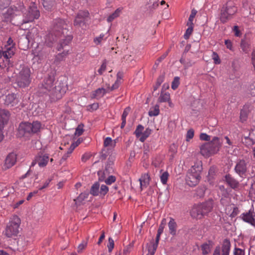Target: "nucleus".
I'll use <instances>...</instances> for the list:
<instances>
[{
  "label": "nucleus",
  "mask_w": 255,
  "mask_h": 255,
  "mask_svg": "<svg viewBox=\"0 0 255 255\" xmlns=\"http://www.w3.org/2000/svg\"><path fill=\"white\" fill-rule=\"evenodd\" d=\"M116 178L115 176L111 175L105 180V183L108 185H111L116 181Z\"/></svg>",
  "instance_id": "nucleus-58"
},
{
  "label": "nucleus",
  "mask_w": 255,
  "mask_h": 255,
  "mask_svg": "<svg viewBox=\"0 0 255 255\" xmlns=\"http://www.w3.org/2000/svg\"><path fill=\"white\" fill-rule=\"evenodd\" d=\"M249 113L248 108L245 106L240 112V119L242 122L246 121Z\"/></svg>",
  "instance_id": "nucleus-36"
},
{
  "label": "nucleus",
  "mask_w": 255,
  "mask_h": 255,
  "mask_svg": "<svg viewBox=\"0 0 255 255\" xmlns=\"http://www.w3.org/2000/svg\"><path fill=\"white\" fill-rule=\"evenodd\" d=\"M89 15V13L87 10H80L78 12L76 16L86 20Z\"/></svg>",
  "instance_id": "nucleus-46"
},
{
  "label": "nucleus",
  "mask_w": 255,
  "mask_h": 255,
  "mask_svg": "<svg viewBox=\"0 0 255 255\" xmlns=\"http://www.w3.org/2000/svg\"><path fill=\"white\" fill-rule=\"evenodd\" d=\"M180 62L181 64H182L185 68H188L192 66L193 63L190 60H186L182 56L181 59H180Z\"/></svg>",
  "instance_id": "nucleus-42"
},
{
  "label": "nucleus",
  "mask_w": 255,
  "mask_h": 255,
  "mask_svg": "<svg viewBox=\"0 0 255 255\" xmlns=\"http://www.w3.org/2000/svg\"><path fill=\"white\" fill-rule=\"evenodd\" d=\"M17 9L16 7H10L3 13L4 18L5 19H9L14 15H16Z\"/></svg>",
  "instance_id": "nucleus-26"
},
{
  "label": "nucleus",
  "mask_w": 255,
  "mask_h": 255,
  "mask_svg": "<svg viewBox=\"0 0 255 255\" xmlns=\"http://www.w3.org/2000/svg\"><path fill=\"white\" fill-rule=\"evenodd\" d=\"M242 140L243 143L248 147L252 146L255 143V140L248 136H245Z\"/></svg>",
  "instance_id": "nucleus-35"
},
{
  "label": "nucleus",
  "mask_w": 255,
  "mask_h": 255,
  "mask_svg": "<svg viewBox=\"0 0 255 255\" xmlns=\"http://www.w3.org/2000/svg\"><path fill=\"white\" fill-rule=\"evenodd\" d=\"M224 181L231 189L237 191L240 189V183L234 176L230 174H227L224 177Z\"/></svg>",
  "instance_id": "nucleus-12"
},
{
  "label": "nucleus",
  "mask_w": 255,
  "mask_h": 255,
  "mask_svg": "<svg viewBox=\"0 0 255 255\" xmlns=\"http://www.w3.org/2000/svg\"><path fill=\"white\" fill-rule=\"evenodd\" d=\"M100 183L99 182L95 183L91 187L90 193L94 196H99Z\"/></svg>",
  "instance_id": "nucleus-30"
},
{
  "label": "nucleus",
  "mask_w": 255,
  "mask_h": 255,
  "mask_svg": "<svg viewBox=\"0 0 255 255\" xmlns=\"http://www.w3.org/2000/svg\"><path fill=\"white\" fill-rule=\"evenodd\" d=\"M206 190V188L204 186L198 187L196 190L197 196H199V197H203L205 194Z\"/></svg>",
  "instance_id": "nucleus-41"
},
{
  "label": "nucleus",
  "mask_w": 255,
  "mask_h": 255,
  "mask_svg": "<svg viewBox=\"0 0 255 255\" xmlns=\"http://www.w3.org/2000/svg\"><path fill=\"white\" fill-rule=\"evenodd\" d=\"M43 5L47 10H50L55 5V0H43Z\"/></svg>",
  "instance_id": "nucleus-32"
},
{
  "label": "nucleus",
  "mask_w": 255,
  "mask_h": 255,
  "mask_svg": "<svg viewBox=\"0 0 255 255\" xmlns=\"http://www.w3.org/2000/svg\"><path fill=\"white\" fill-rule=\"evenodd\" d=\"M92 154L90 152H86L82 155L81 157V161L83 162H86L90 159Z\"/></svg>",
  "instance_id": "nucleus-60"
},
{
  "label": "nucleus",
  "mask_w": 255,
  "mask_h": 255,
  "mask_svg": "<svg viewBox=\"0 0 255 255\" xmlns=\"http://www.w3.org/2000/svg\"><path fill=\"white\" fill-rule=\"evenodd\" d=\"M68 23L64 19L57 18L54 20L52 30L46 36V42L49 46L56 40V37H61L68 33Z\"/></svg>",
  "instance_id": "nucleus-2"
},
{
  "label": "nucleus",
  "mask_w": 255,
  "mask_h": 255,
  "mask_svg": "<svg viewBox=\"0 0 255 255\" xmlns=\"http://www.w3.org/2000/svg\"><path fill=\"white\" fill-rule=\"evenodd\" d=\"M222 142L220 138L214 136L210 141L204 143L200 147L201 154L206 157H208L216 154L220 149Z\"/></svg>",
  "instance_id": "nucleus-3"
},
{
  "label": "nucleus",
  "mask_w": 255,
  "mask_h": 255,
  "mask_svg": "<svg viewBox=\"0 0 255 255\" xmlns=\"http://www.w3.org/2000/svg\"><path fill=\"white\" fill-rule=\"evenodd\" d=\"M55 72L49 73L42 83L39 86L41 92L47 93L52 101H55L62 98L64 91L60 86L56 85Z\"/></svg>",
  "instance_id": "nucleus-1"
},
{
  "label": "nucleus",
  "mask_w": 255,
  "mask_h": 255,
  "mask_svg": "<svg viewBox=\"0 0 255 255\" xmlns=\"http://www.w3.org/2000/svg\"><path fill=\"white\" fill-rule=\"evenodd\" d=\"M109 191V188L104 184L100 185L99 196L104 197Z\"/></svg>",
  "instance_id": "nucleus-40"
},
{
  "label": "nucleus",
  "mask_w": 255,
  "mask_h": 255,
  "mask_svg": "<svg viewBox=\"0 0 255 255\" xmlns=\"http://www.w3.org/2000/svg\"><path fill=\"white\" fill-rule=\"evenodd\" d=\"M105 35L103 33L101 34L99 36L96 37L94 39V42L96 45H99L101 43L102 40L104 37Z\"/></svg>",
  "instance_id": "nucleus-59"
},
{
  "label": "nucleus",
  "mask_w": 255,
  "mask_h": 255,
  "mask_svg": "<svg viewBox=\"0 0 255 255\" xmlns=\"http://www.w3.org/2000/svg\"><path fill=\"white\" fill-rule=\"evenodd\" d=\"M202 170V165L199 163L193 165L189 170L186 178V183L190 186H196L201 179L200 174Z\"/></svg>",
  "instance_id": "nucleus-4"
},
{
  "label": "nucleus",
  "mask_w": 255,
  "mask_h": 255,
  "mask_svg": "<svg viewBox=\"0 0 255 255\" xmlns=\"http://www.w3.org/2000/svg\"><path fill=\"white\" fill-rule=\"evenodd\" d=\"M169 234L172 236L176 234L177 225L175 220L172 217L170 218V221L168 223Z\"/></svg>",
  "instance_id": "nucleus-24"
},
{
  "label": "nucleus",
  "mask_w": 255,
  "mask_h": 255,
  "mask_svg": "<svg viewBox=\"0 0 255 255\" xmlns=\"http://www.w3.org/2000/svg\"><path fill=\"white\" fill-rule=\"evenodd\" d=\"M41 124L38 121H34L33 123L24 122L20 124L18 127V131L21 135H30L40 131Z\"/></svg>",
  "instance_id": "nucleus-5"
},
{
  "label": "nucleus",
  "mask_w": 255,
  "mask_h": 255,
  "mask_svg": "<svg viewBox=\"0 0 255 255\" xmlns=\"http://www.w3.org/2000/svg\"><path fill=\"white\" fill-rule=\"evenodd\" d=\"M85 23V20L81 18L78 16H76L75 20L74 21V24L75 26H81L82 25H84Z\"/></svg>",
  "instance_id": "nucleus-47"
},
{
  "label": "nucleus",
  "mask_w": 255,
  "mask_h": 255,
  "mask_svg": "<svg viewBox=\"0 0 255 255\" xmlns=\"http://www.w3.org/2000/svg\"><path fill=\"white\" fill-rule=\"evenodd\" d=\"M197 10H195V9H192L191 13L189 17L187 25H193V21L194 18H195V17L197 14Z\"/></svg>",
  "instance_id": "nucleus-43"
},
{
  "label": "nucleus",
  "mask_w": 255,
  "mask_h": 255,
  "mask_svg": "<svg viewBox=\"0 0 255 255\" xmlns=\"http://www.w3.org/2000/svg\"><path fill=\"white\" fill-rule=\"evenodd\" d=\"M88 241L87 240L82 241V243L79 245L78 248H77V252L78 253H82L83 251L86 248V247L87 246Z\"/></svg>",
  "instance_id": "nucleus-49"
},
{
  "label": "nucleus",
  "mask_w": 255,
  "mask_h": 255,
  "mask_svg": "<svg viewBox=\"0 0 255 255\" xmlns=\"http://www.w3.org/2000/svg\"><path fill=\"white\" fill-rule=\"evenodd\" d=\"M105 147H109L110 148H114L116 145V141H113L110 137H106L104 141Z\"/></svg>",
  "instance_id": "nucleus-34"
},
{
  "label": "nucleus",
  "mask_w": 255,
  "mask_h": 255,
  "mask_svg": "<svg viewBox=\"0 0 255 255\" xmlns=\"http://www.w3.org/2000/svg\"><path fill=\"white\" fill-rule=\"evenodd\" d=\"M59 38H61V39L57 46V50L61 51L64 46L67 45L71 42L72 39V36L69 35L67 33V34H65V35H62V36Z\"/></svg>",
  "instance_id": "nucleus-18"
},
{
  "label": "nucleus",
  "mask_w": 255,
  "mask_h": 255,
  "mask_svg": "<svg viewBox=\"0 0 255 255\" xmlns=\"http://www.w3.org/2000/svg\"><path fill=\"white\" fill-rule=\"evenodd\" d=\"M143 129H144L143 126L141 125H138L137 126V127L134 132V133L136 137H137V138L140 137V136H141V135L142 133V131H143Z\"/></svg>",
  "instance_id": "nucleus-44"
},
{
  "label": "nucleus",
  "mask_w": 255,
  "mask_h": 255,
  "mask_svg": "<svg viewBox=\"0 0 255 255\" xmlns=\"http://www.w3.org/2000/svg\"><path fill=\"white\" fill-rule=\"evenodd\" d=\"M88 193H81L76 199L74 200L75 204L77 205V206L80 205L82 203L83 201H84L86 198H88Z\"/></svg>",
  "instance_id": "nucleus-33"
},
{
  "label": "nucleus",
  "mask_w": 255,
  "mask_h": 255,
  "mask_svg": "<svg viewBox=\"0 0 255 255\" xmlns=\"http://www.w3.org/2000/svg\"><path fill=\"white\" fill-rule=\"evenodd\" d=\"M213 246V243L211 241H209L207 243H205L201 246V250L203 255L208 254L210 252Z\"/></svg>",
  "instance_id": "nucleus-27"
},
{
  "label": "nucleus",
  "mask_w": 255,
  "mask_h": 255,
  "mask_svg": "<svg viewBox=\"0 0 255 255\" xmlns=\"http://www.w3.org/2000/svg\"><path fill=\"white\" fill-rule=\"evenodd\" d=\"M231 244L230 240L225 239L223 240L221 247L217 246L215 248L213 255H230Z\"/></svg>",
  "instance_id": "nucleus-10"
},
{
  "label": "nucleus",
  "mask_w": 255,
  "mask_h": 255,
  "mask_svg": "<svg viewBox=\"0 0 255 255\" xmlns=\"http://www.w3.org/2000/svg\"><path fill=\"white\" fill-rule=\"evenodd\" d=\"M179 78L178 77H175L171 84V88L173 90H175L177 88L179 85Z\"/></svg>",
  "instance_id": "nucleus-53"
},
{
  "label": "nucleus",
  "mask_w": 255,
  "mask_h": 255,
  "mask_svg": "<svg viewBox=\"0 0 255 255\" xmlns=\"http://www.w3.org/2000/svg\"><path fill=\"white\" fill-rule=\"evenodd\" d=\"M237 10V7L233 2H227L221 9L220 18L221 22L225 23L232 19Z\"/></svg>",
  "instance_id": "nucleus-6"
},
{
  "label": "nucleus",
  "mask_w": 255,
  "mask_h": 255,
  "mask_svg": "<svg viewBox=\"0 0 255 255\" xmlns=\"http://www.w3.org/2000/svg\"><path fill=\"white\" fill-rule=\"evenodd\" d=\"M10 116L9 112L4 109H0V125L3 126L7 123Z\"/></svg>",
  "instance_id": "nucleus-22"
},
{
  "label": "nucleus",
  "mask_w": 255,
  "mask_h": 255,
  "mask_svg": "<svg viewBox=\"0 0 255 255\" xmlns=\"http://www.w3.org/2000/svg\"><path fill=\"white\" fill-rule=\"evenodd\" d=\"M162 234L158 233L156 235L155 241L151 242L148 246V254L146 255H154L158 247L160 235Z\"/></svg>",
  "instance_id": "nucleus-16"
},
{
  "label": "nucleus",
  "mask_w": 255,
  "mask_h": 255,
  "mask_svg": "<svg viewBox=\"0 0 255 255\" xmlns=\"http://www.w3.org/2000/svg\"><path fill=\"white\" fill-rule=\"evenodd\" d=\"M120 80L118 79L115 81V83L112 85V86L111 87H110L109 85H108V87L107 88L108 92H109L110 91H112L115 89H118L120 86Z\"/></svg>",
  "instance_id": "nucleus-50"
},
{
  "label": "nucleus",
  "mask_w": 255,
  "mask_h": 255,
  "mask_svg": "<svg viewBox=\"0 0 255 255\" xmlns=\"http://www.w3.org/2000/svg\"><path fill=\"white\" fill-rule=\"evenodd\" d=\"M159 106L158 105H155L154 106L150 108L148 111V115L150 117L157 116L159 114Z\"/></svg>",
  "instance_id": "nucleus-29"
},
{
  "label": "nucleus",
  "mask_w": 255,
  "mask_h": 255,
  "mask_svg": "<svg viewBox=\"0 0 255 255\" xmlns=\"http://www.w3.org/2000/svg\"><path fill=\"white\" fill-rule=\"evenodd\" d=\"M132 249L131 245H128L124 248L123 250V255H129Z\"/></svg>",
  "instance_id": "nucleus-57"
},
{
  "label": "nucleus",
  "mask_w": 255,
  "mask_h": 255,
  "mask_svg": "<svg viewBox=\"0 0 255 255\" xmlns=\"http://www.w3.org/2000/svg\"><path fill=\"white\" fill-rule=\"evenodd\" d=\"M107 64V60L106 59L104 60L102 64L101 65L99 69L98 70V72L100 75H102L104 72L106 71Z\"/></svg>",
  "instance_id": "nucleus-51"
},
{
  "label": "nucleus",
  "mask_w": 255,
  "mask_h": 255,
  "mask_svg": "<svg viewBox=\"0 0 255 255\" xmlns=\"http://www.w3.org/2000/svg\"><path fill=\"white\" fill-rule=\"evenodd\" d=\"M200 139L202 140L211 141L210 136L205 133H202L200 135Z\"/></svg>",
  "instance_id": "nucleus-63"
},
{
  "label": "nucleus",
  "mask_w": 255,
  "mask_h": 255,
  "mask_svg": "<svg viewBox=\"0 0 255 255\" xmlns=\"http://www.w3.org/2000/svg\"><path fill=\"white\" fill-rule=\"evenodd\" d=\"M140 181V188L142 190L144 188L147 187L150 181V177L148 173H144L139 179Z\"/></svg>",
  "instance_id": "nucleus-25"
},
{
  "label": "nucleus",
  "mask_w": 255,
  "mask_h": 255,
  "mask_svg": "<svg viewBox=\"0 0 255 255\" xmlns=\"http://www.w3.org/2000/svg\"><path fill=\"white\" fill-rule=\"evenodd\" d=\"M169 177V173L167 171L164 172L160 176V179L161 183L166 185L167 184V180Z\"/></svg>",
  "instance_id": "nucleus-45"
},
{
  "label": "nucleus",
  "mask_w": 255,
  "mask_h": 255,
  "mask_svg": "<svg viewBox=\"0 0 255 255\" xmlns=\"http://www.w3.org/2000/svg\"><path fill=\"white\" fill-rule=\"evenodd\" d=\"M18 102L19 100L16 94L11 93L5 96L4 104L8 106L14 107L17 105Z\"/></svg>",
  "instance_id": "nucleus-15"
},
{
  "label": "nucleus",
  "mask_w": 255,
  "mask_h": 255,
  "mask_svg": "<svg viewBox=\"0 0 255 255\" xmlns=\"http://www.w3.org/2000/svg\"><path fill=\"white\" fill-rule=\"evenodd\" d=\"M250 45L248 42H246L245 40H242L241 42V47L245 53H248L250 51Z\"/></svg>",
  "instance_id": "nucleus-39"
},
{
  "label": "nucleus",
  "mask_w": 255,
  "mask_h": 255,
  "mask_svg": "<svg viewBox=\"0 0 255 255\" xmlns=\"http://www.w3.org/2000/svg\"><path fill=\"white\" fill-rule=\"evenodd\" d=\"M170 96L169 93L161 92L160 95L158 99V103L166 102L170 99Z\"/></svg>",
  "instance_id": "nucleus-31"
},
{
  "label": "nucleus",
  "mask_w": 255,
  "mask_h": 255,
  "mask_svg": "<svg viewBox=\"0 0 255 255\" xmlns=\"http://www.w3.org/2000/svg\"><path fill=\"white\" fill-rule=\"evenodd\" d=\"M40 16L39 11L34 2H31L29 6L28 10L24 13L23 23L32 22L35 19H37Z\"/></svg>",
  "instance_id": "nucleus-9"
},
{
  "label": "nucleus",
  "mask_w": 255,
  "mask_h": 255,
  "mask_svg": "<svg viewBox=\"0 0 255 255\" xmlns=\"http://www.w3.org/2000/svg\"><path fill=\"white\" fill-rule=\"evenodd\" d=\"M30 74V69L28 67H23L15 76V83L21 88L29 86L31 81Z\"/></svg>",
  "instance_id": "nucleus-8"
},
{
  "label": "nucleus",
  "mask_w": 255,
  "mask_h": 255,
  "mask_svg": "<svg viewBox=\"0 0 255 255\" xmlns=\"http://www.w3.org/2000/svg\"><path fill=\"white\" fill-rule=\"evenodd\" d=\"M114 247V241L112 238H109V244L108 245V248L109 251L110 252L112 251Z\"/></svg>",
  "instance_id": "nucleus-64"
},
{
  "label": "nucleus",
  "mask_w": 255,
  "mask_h": 255,
  "mask_svg": "<svg viewBox=\"0 0 255 255\" xmlns=\"http://www.w3.org/2000/svg\"><path fill=\"white\" fill-rule=\"evenodd\" d=\"M151 133V130L149 128H147L142 132L141 136L139 137V140L141 142H144L145 140L150 135Z\"/></svg>",
  "instance_id": "nucleus-38"
},
{
  "label": "nucleus",
  "mask_w": 255,
  "mask_h": 255,
  "mask_svg": "<svg viewBox=\"0 0 255 255\" xmlns=\"http://www.w3.org/2000/svg\"><path fill=\"white\" fill-rule=\"evenodd\" d=\"M233 255H245V250L236 247L233 251Z\"/></svg>",
  "instance_id": "nucleus-54"
},
{
  "label": "nucleus",
  "mask_w": 255,
  "mask_h": 255,
  "mask_svg": "<svg viewBox=\"0 0 255 255\" xmlns=\"http://www.w3.org/2000/svg\"><path fill=\"white\" fill-rule=\"evenodd\" d=\"M69 50H64L62 53L58 54L54 60V63L58 64L60 62L64 60L66 57L69 54Z\"/></svg>",
  "instance_id": "nucleus-28"
},
{
  "label": "nucleus",
  "mask_w": 255,
  "mask_h": 255,
  "mask_svg": "<svg viewBox=\"0 0 255 255\" xmlns=\"http://www.w3.org/2000/svg\"><path fill=\"white\" fill-rule=\"evenodd\" d=\"M121 12V9L120 8H117L114 12L110 15L109 17L107 18V21L109 22H112L114 19L118 17Z\"/></svg>",
  "instance_id": "nucleus-37"
},
{
  "label": "nucleus",
  "mask_w": 255,
  "mask_h": 255,
  "mask_svg": "<svg viewBox=\"0 0 255 255\" xmlns=\"http://www.w3.org/2000/svg\"><path fill=\"white\" fill-rule=\"evenodd\" d=\"M194 135V131L193 129H190L188 130L186 133V140L189 141L191 139H192Z\"/></svg>",
  "instance_id": "nucleus-56"
},
{
  "label": "nucleus",
  "mask_w": 255,
  "mask_h": 255,
  "mask_svg": "<svg viewBox=\"0 0 255 255\" xmlns=\"http://www.w3.org/2000/svg\"><path fill=\"white\" fill-rule=\"evenodd\" d=\"M189 27L186 29L185 33L184 35V38L185 39H187L189 38L190 35L191 34L193 29V25H187Z\"/></svg>",
  "instance_id": "nucleus-48"
},
{
  "label": "nucleus",
  "mask_w": 255,
  "mask_h": 255,
  "mask_svg": "<svg viewBox=\"0 0 255 255\" xmlns=\"http://www.w3.org/2000/svg\"><path fill=\"white\" fill-rule=\"evenodd\" d=\"M7 46L6 45L5 47ZM14 48L13 46L6 47V50L0 51V57L3 56L6 60L11 58L14 54Z\"/></svg>",
  "instance_id": "nucleus-23"
},
{
  "label": "nucleus",
  "mask_w": 255,
  "mask_h": 255,
  "mask_svg": "<svg viewBox=\"0 0 255 255\" xmlns=\"http://www.w3.org/2000/svg\"><path fill=\"white\" fill-rule=\"evenodd\" d=\"M20 224V219L16 215L12 216L6 225L4 235L7 238L16 236L19 233Z\"/></svg>",
  "instance_id": "nucleus-7"
},
{
  "label": "nucleus",
  "mask_w": 255,
  "mask_h": 255,
  "mask_svg": "<svg viewBox=\"0 0 255 255\" xmlns=\"http://www.w3.org/2000/svg\"><path fill=\"white\" fill-rule=\"evenodd\" d=\"M166 224V220L165 218L162 219L160 225L159 226L157 232L162 234L163 232V230L165 228V226Z\"/></svg>",
  "instance_id": "nucleus-52"
},
{
  "label": "nucleus",
  "mask_w": 255,
  "mask_h": 255,
  "mask_svg": "<svg viewBox=\"0 0 255 255\" xmlns=\"http://www.w3.org/2000/svg\"><path fill=\"white\" fill-rule=\"evenodd\" d=\"M234 170L240 177H243L248 170V163L244 159L239 160L235 165Z\"/></svg>",
  "instance_id": "nucleus-13"
},
{
  "label": "nucleus",
  "mask_w": 255,
  "mask_h": 255,
  "mask_svg": "<svg viewBox=\"0 0 255 255\" xmlns=\"http://www.w3.org/2000/svg\"><path fill=\"white\" fill-rule=\"evenodd\" d=\"M16 161V155L14 153H9L5 160V163L3 166L4 169H8L11 167L15 163Z\"/></svg>",
  "instance_id": "nucleus-17"
},
{
  "label": "nucleus",
  "mask_w": 255,
  "mask_h": 255,
  "mask_svg": "<svg viewBox=\"0 0 255 255\" xmlns=\"http://www.w3.org/2000/svg\"><path fill=\"white\" fill-rule=\"evenodd\" d=\"M107 93H109L107 89L99 88L92 92L91 95V97L92 99L99 100L103 97Z\"/></svg>",
  "instance_id": "nucleus-21"
},
{
  "label": "nucleus",
  "mask_w": 255,
  "mask_h": 255,
  "mask_svg": "<svg viewBox=\"0 0 255 255\" xmlns=\"http://www.w3.org/2000/svg\"><path fill=\"white\" fill-rule=\"evenodd\" d=\"M239 218L244 222L255 227V212L254 208H252L248 211L241 214Z\"/></svg>",
  "instance_id": "nucleus-11"
},
{
  "label": "nucleus",
  "mask_w": 255,
  "mask_h": 255,
  "mask_svg": "<svg viewBox=\"0 0 255 255\" xmlns=\"http://www.w3.org/2000/svg\"><path fill=\"white\" fill-rule=\"evenodd\" d=\"M191 215L192 217L197 219H201L205 215L200 204L194 206L191 211Z\"/></svg>",
  "instance_id": "nucleus-19"
},
{
  "label": "nucleus",
  "mask_w": 255,
  "mask_h": 255,
  "mask_svg": "<svg viewBox=\"0 0 255 255\" xmlns=\"http://www.w3.org/2000/svg\"><path fill=\"white\" fill-rule=\"evenodd\" d=\"M212 58L214 61V63L219 64L221 63L220 59L217 53L214 52L212 54Z\"/></svg>",
  "instance_id": "nucleus-62"
},
{
  "label": "nucleus",
  "mask_w": 255,
  "mask_h": 255,
  "mask_svg": "<svg viewBox=\"0 0 255 255\" xmlns=\"http://www.w3.org/2000/svg\"><path fill=\"white\" fill-rule=\"evenodd\" d=\"M99 108V104L98 103H94L88 106V110L90 111H93L96 110Z\"/></svg>",
  "instance_id": "nucleus-61"
},
{
  "label": "nucleus",
  "mask_w": 255,
  "mask_h": 255,
  "mask_svg": "<svg viewBox=\"0 0 255 255\" xmlns=\"http://www.w3.org/2000/svg\"><path fill=\"white\" fill-rule=\"evenodd\" d=\"M213 200L212 199H209L208 201L203 203L200 204V205L203 211V213L205 215H207L210 212L213 208Z\"/></svg>",
  "instance_id": "nucleus-20"
},
{
  "label": "nucleus",
  "mask_w": 255,
  "mask_h": 255,
  "mask_svg": "<svg viewBox=\"0 0 255 255\" xmlns=\"http://www.w3.org/2000/svg\"><path fill=\"white\" fill-rule=\"evenodd\" d=\"M83 125H80L78 126V127L76 128L75 135L77 136H80L83 133Z\"/></svg>",
  "instance_id": "nucleus-55"
},
{
  "label": "nucleus",
  "mask_w": 255,
  "mask_h": 255,
  "mask_svg": "<svg viewBox=\"0 0 255 255\" xmlns=\"http://www.w3.org/2000/svg\"><path fill=\"white\" fill-rule=\"evenodd\" d=\"M49 155L47 153L39 152L35 158L34 161L32 162L31 165L33 166L37 163L39 167H43L46 166L49 161Z\"/></svg>",
  "instance_id": "nucleus-14"
}]
</instances>
